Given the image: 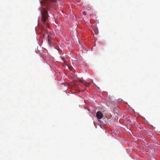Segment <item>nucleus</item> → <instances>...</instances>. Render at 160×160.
<instances>
[{"mask_svg":"<svg viewBox=\"0 0 160 160\" xmlns=\"http://www.w3.org/2000/svg\"><path fill=\"white\" fill-rule=\"evenodd\" d=\"M40 12L42 15V21L44 23H45V22L48 20V18L49 17L47 11L45 8H42Z\"/></svg>","mask_w":160,"mask_h":160,"instance_id":"obj_1","label":"nucleus"},{"mask_svg":"<svg viewBox=\"0 0 160 160\" xmlns=\"http://www.w3.org/2000/svg\"><path fill=\"white\" fill-rule=\"evenodd\" d=\"M57 0H43V3L46 6L47 9L49 8L51 5V2H55Z\"/></svg>","mask_w":160,"mask_h":160,"instance_id":"obj_2","label":"nucleus"},{"mask_svg":"<svg viewBox=\"0 0 160 160\" xmlns=\"http://www.w3.org/2000/svg\"><path fill=\"white\" fill-rule=\"evenodd\" d=\"M97 118L98 119H101L103 117V114L101 111H98L96 115Z\"/></svg>","mask_w":160,"mask_h":160,"instance_id":"obj_3","label":"nucleus"},{"mask_svg":"<svg viewBox=\"0 0 160 160\" xmlns=\"http://www.w3.org/2000/svg\"><path fill=\"white\" fill-rule=\"evenodd\" d=\"M92 28L94 32L97 29H98L96 27V26L94 25L92 26Z\"/></svg>","mask_w":160,"mask_h":160,"instance_id":"obj_4","label":"nucleus"},{"mask_svg":"<svg viewBox=\"0 0 160 160\" xmlns=\"http://www.w3.org/2000/svg\"><path fill=\"white\" fill-rule=\"evenodd\" d=\"M60 58L62 59V60L63 61L64 63H66V61L65 60V58L63 57H62V56Z\"/></svg>","mask_w":160,"mask_h":160,"instance_id":"obj_5","label":"nucleus"},{"mask_svg":"<svg viewBox=\"0 0 160 160\" xmlns=\"http://www.w3.org/2000/svg\"><path fill=\"white\" fill-rule=\"evenodd\" d=\"M90 84V83H85L84 85L86 87H88L89 86Z\"/></svg>","mask_w":160,"mask_h":160,"instance_id":"obj_6","label":"nucleus"},{"mask_svg":"<svg viewBox=\"0 0 160 160\" xmlns=\"http://www.w3.org/2000/svg\"><path fill=\"white\" fill-rule=\"evenodd\" d=\"M94 32L96 34H98V29H97L95 31H94Z\"/></svg>","mask_w":160,"mask_h":160,"instance_id":"obj_7","label":"nucleus"},{"mask_svg":"<svg viewBox=\"0 0 160 160\" xmlns=\"http://www.w3.org/2000/svg\"><path fill=\"white\" fill-rule=\"evenodd\" d=\"M83 14L84 15H85L87 14V12H86L84 11L83 12Z\"/></svg>","mask_w":160,"mask_h":160,"instance_id":"obj_8","label":"nucleus"},{"mask_svg":"<svg viewBox=\"0 0 160 160\" xmlns=\"http://www.w3.org/2000/svg\"><path fill=\"white\" fill-rule=\"evenodd\" d=\"M78 81L81 82H83V80H82L81 79H79Z\"/></svg>","mask_w":160,"mask_h":160,"instance_id":"obj_9","label":"nucleus"},{"mask_svg":"<svg viewBox=\"0 0 160 160\" xmlns=\"http://www.w3.org/2000/svg\"><path fill=\"white\" fill-rule=\"evenodd\" d=\"M46 25H47V26H48V23H46Z\"/></svg>","mask_w":160,"mask_h":160,"instance_id":"obj_10","label":"nucleus"}]
</instances>
